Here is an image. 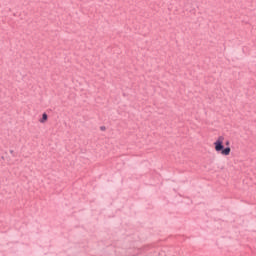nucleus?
I'll return each mask as SVG.
<instances>
[{
  "mask_svg": "<svg viewBox=\"0 0 256 256\" xmlns=\"http://www.w3.org/2000/svg\"><path fill=\"white\" fill-rule=\"evenodd\" d=\"M225 143V136H218L213 143L216 153H221V155L228 156L231 155V148L223 145Z\"/></svg>",
  "mask_w": 256,
  "mask_h": 256,
  "instance_id": "nucleus-1",
  "label": "nucleus"
},
{
  "mask_svg": "<svg viewBox=\"0 0 256 256\" xmlns=\"http://www.w3.org/2000/svg\"><path fill=\"white\" fill-rule=\"evenodd\" d=\"M49 119V116L47 113L42 114V118L39 120L40 123H47V120Z\"/></svg>",
  "mask_w": 256,
  "mask_h": 256,
  "instance_id": "nucleus-2",
  "label": "nucleus"
},
{
  "mask_svg": "<svg viewBox=\"0 0 256 256\" xmlns=\"http://www.w3.org/2000/svg\"><path fill=\"white\" fill-rule=\"evenodd\" d=\"M226 145H229V141L226 142Z\"/></svg>",
  "mask_w": 256,
  "mask_h": 256,
  "instance_id": "nucleus-3",
  "label": "nucleus"
}]
</instances>
